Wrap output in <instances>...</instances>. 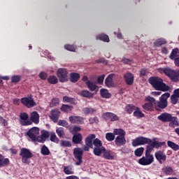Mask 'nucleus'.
Returning <instances> with one entry per match:
<instances>
[{
	"label": "nucleus",
	"mask_w": 179,
	"mask_h": 179,
	"mask_svg": "<svg viewBox=\"0 0 179 179\" xmlns=\"http://www.w3.org/2000/svg\"><path fill=\"white\" fill-rule=\"evenodd\" d=\"M27 135L30 138L32 142H37L38 135H40V129L38 127H32L27 131Z\"/></svg>",
	"instance_id": "8"
},
{
	"label": "nucleus",
	"mask_w": 179,
	"mask_h": 179,
	"mask_svg": "<svg viewBox=\"0 0 179 179\" xmlns=\"http://www.w3.org/2000/svg\"><path fill=\"white\" fill-rule=\"evenodd\" d=\"M158 72L159 73H164L166 76H168L169 78L171 79V80H173V82H178L179 80V71L173 70L169 67L166 68H159L157 69Z\"/></svg>",
	"instance_id": "3"
},
{
	"label": "nucleus",
	"mask_w": 179,
	"mask_h": 179,
	"mask_svg": "<svg viewBox=\"0 0 179 179\" xmlns=\"http://www.w3.org/2000/svg\"><path fill=\"white\" fill-rule=\"evenodd\" d=\"M94 145V155L95 156H100L101 155V152H104V147H103V143L99 138H95L93 141L92 145Z\"/></svg>",
	"instance_id": "7"
},
{
	"label": "nucleus",
	"mask_w": 179,
	"mask_h": 179,
	"mask_svg": "<svg viewBox=\"0 0 179 179\" xmlns=\"http://www.w3.org/2000/svg\"><path fill=\"white\" fill-rule=\"evenodd\" d=\"M157 118L159 121H162V122H169L171 118V115L170 113H164L159 115Z\"/></svg>",
	"instance_id": "22"
},
{
	"label": "nucleus",
	"mask_w": 179,
	"mask_h": 179,
	"mask_svg": "<svg viewBox=\"0 0 179 179\" xmlns=\"http://www.w3.org/2000/svg\"><path fill=\"white\" fill-rule=\"evenodd\" d=\"M63 102L69 103L70 104H75V99L69 97L68 96H65L63 97Z\"/></svg>",
	"instance_id": "39"
},
{
	"label": "nucleus",
	"mask_w": 179,
	"mask_h": 179,
	"mask_svg": "<svg viewBox=\"0 0 179 179\" xmlns=\"http://www.w3.org/2000/svg\"><path fill=\"white\" fill-rule=\"evenodd\" d=\"M169 122V127H171V128H176V127H179L178 118H177L176 117L171 116V119Z\"/></svg>",
	"instance_id": "25"
},
{
	"label": "nucleus",
	"mask_w": 179,
	"mask_h": 179,
	"mask_svg": "<svg viewBox=\"0 0 179 179\" xmlns=\"http://www.w3.org/2000/svg\"><path fill=\"white\" fill-rule=\"evenodd\" d=\"M56 134L60 138H64L65 136V131H64V128L59 127L56 129Z\"/></svg>",
	"instance_id": "37"
},
{
	"label": "nucleus",
	"mask_w": 179,
	"mask_h": 179,
	"mask_svg": "<svg viewBox=\"0 0 179 179\" xmlns=\"http://www.w3.org/2000/svg\"><path fill=\"white\" fill-rule=\"evenodd\" d=\"M21 103L28 108H31L36 106V102L31 97H24L21 99Z\"/></svg>",
	"instance_id": "14"
},
{
	"label": "nucleus",
	"mask_w": 179,
	"mask_h": 179,
	"mask_svg": "<svg viewBox=\"0 0 179 179\" xmlns=\"http://www.w3.org/2000/svg\"><path fill=\"white\" fill-rule=\"evenodd\" d=\"M134 117H136V118H143L145 117V114L141 111L139 108H136L135 111L134 112Z\"/></svg>",
	"instance_id": "35"
},
{
	"label": "nucleus",
	"mask_w": 179,
	"mask_h": 179,
	"mask_svg": "<svg viewBox=\"0 0 179 179\" xmlns=\"http://www.w3.org/2000/svg\"><path fill=\"white\" fill-rule=\"evenodd\" d=\"M114 135H117V136L115 138V143L117 146H122V145H125L127 143V140L125 139V131L122 129H115L113 130Z\"/></svg>",
	"instance_id": "4"
},
{
	"label": "nucleus",
	"mask_w": 179,
	"mask_h": 179,
	"mask_svg": "<svg viewBox=\"0 0 179 179\" xmlns=\"http://www.w3.org/2000/svg\"><path fill=\"white\" fill-rule=\"evenodd\" d=\"M162 171L164 174H166V176H171V174H173V168L170 166H166L164 168Z\"/></svg>",
	"instance_id": "41"
},
{
	"label": "nucleus",
	"mask_w": 179,
	"mask_h": 179,
	"mask_svg": "<svg viewBox=\"0 0 179 179\" xmlns=\"http://www.w3.org/2000/svg\"><path fill=\"white\" fill-rule=\"evenodd\" d=\"M50 141L55 143H58V142H59V138L55 135V133H52L50 135Z\"/></svg>",
	"instance_id": "47"
},
{
	"label": "nucleus",
	"mask_w": 179,
	"mask_h": 179,
	"mask_svg": "<svg viewBox=\"0 0 179 179\" xmlns=\"http://www.w3.org/2000/svg\"><path fill=\"white\" fill-rule=\"evenodd\" d=\"M167 145H168L169 148H171V149H172L175 152H177V150H179L178 144H176V143H174L171 141H167Z\"/></svg>",
	"instance_id": "32"
},
{
	"label": "nucleus",
	"mask_w": 179,
	"mask_h": 179,
	"mask_svg": "<svg viewBox=\"0 0 179 179\" xmlns=\"http://www.w3.org/2000/svg\"><path fill=\"white\" fill-rule=\"evenodd\" d=\"M145 150V148H137L135 151L134 153L136 156H138V157H141V156H142V155H143V152Z\"/></svg>",
	"instance_id": "44"
},
{
	"label": "nucleus",
	"mask_w": 179,
	"mask_h": 179,
	"mask_svg": "<svg viewBox=\"0 0 179 179\" xmlns=\"http://www.w3.org/2000/svg\"><path fill=\"white\" fill-rule=\"evenodd\" d=\"M48 136H50V133H48V131H41V135L38 136V141L37 142H39L40 143H44V142H45V141L47 140Z\"/></svg>",
	"instance_id": "20"
},
{
	"label": "nucleus",
	"mask_w": 179,
	"mask_h": 179,
	"mask_svg": "<svg viewBox=\"0 0 179 179\" xmlns=\"http://www.w3.org/2000/svg\"><path fill=\"white\" fill-rule=\"evenodd\" d=\"M147 73L148 70H146V69H143L140 72V75L141 76H145V75H146Z\"/></svg>",
	"instance_id": "63"
},
{
	"label": "nucleus",
	"mask_w": 179,
	"mask_h": 179,
	"mask_svg": "<svg viewBox=\"0 0 179 179\" xmlns=\"http://www.w3.org/2000/svg\"><path fill=\"white\" fill-rule=\"evenodd\" d=\"M69 121L71 124H78L80 125H83V124H85V118L80 116H70L69 117Z\"/></svg>",
	"instance_id": "15"
},
{
	"label": "nucleus",
	"mask_w": 179,
	"mask_h": 179,
	"mask_svg": "<svg viewBox=\"0 0 179 179\" xmlns=\"http://www.w3.org/2000/svg\"><path fill=\"white\" fill-rule=\"evenodd\" d=\"M152 143V139L143 136H139L132 140L131 145L134 148L136 146H142Z\"/></svg>",
	"instance_id": "5"
},
{
	"label": "nucleus",
	"mask_w": 179,
	"mask_h": 179,
	"mask_svg": "<svg viewBox=\"0 0 179 179\" xmlns=\"http://www.w3.org/2000/svg\"><path fill=\"white\" fill-rule=\"evenodd\" d=\"M134 110H135V106L134 105H127L125 107V111L127 114H132V113H134Z\"/></svg>",
	"instance_id": "43"
},
{
	"label": "nucleus",
	"mask_w": 179,
	"mask_h": 179,
	"mask_svg": "<svg viewBox=\"0 0 179 179\" xmlns=\"http://www.w3.org/2000/svg\"><path fill=\"white\" fill-rule=\"evenodd\" d=\"M69 131L71 134H75V132H80V131H82V129L80 128V127L74 126L73 127V129L70 128Z\"/></svg>",
	"instance_id": "52"
},
{
	"label": "nucleus",
	"mask_w": 179,
	"mask_h": 179,
	"mask_svg": "<svg viewBox=\"0 0 179 179\" xmlns=\"http://www.w3.org/2000/svg\"><path fill=\"white\" fill-rule=\"evenodd\" d=\"M85 85L91 92H99V87L97 85H96V83H93L92 81H87L85 83Z\"/></svg>",
	"instance_id": "24"
},
{
	"label": "nucleus",
	"mask_w": 179,
	"mask_h": 179,
	"mask_svg": "<svg viewBox=\"0 0 179 179\" xmlns=\"http://www.w3.org/2000/svg\"><path fill=\"white\" fill-rule=\"evenodd\" d=\"M101 155H103V159H106V160H113V159H114V156L111 155L110 151L106 150V148L101 152Z\"/></svg>",
	"instance_id": "27"
},
{
	"label": "nucleus",
	"mask_w": 179,
	"mask_h": 179,
	"mask_svg": "<svg viewBox=\"0 0 179 179\" xmlns=\"http://www.w3.org/2000/svg\"><path fill=\"white\" fill-rule=\"evenodd\" d=\"M169 97H170V93L166 92L161 96L159 101H156L155 98L149 96L145 97V101H151L152 103H154L155 108L159 110V108H166V107H167V99H169Z\"/></svg>",
	"instance_id": "1"
},
{
	"label": "nucleus",
	"mask_w": 179,
	"mask_h": 179,
	"mask_svg": "<svg viewBox=\"0 0 179 179\" xmlns=\"http://www.w3.org/2000/svg\"><path fill=\"white\" fill-rule=\"evenodd\" d=\"M90 124H98L99 119L97 117H91L89 120Z\"/></svg>",
	"instance_id": "60"
},
{
	"label": "nucleus",
	"mask_w": 179,
	"mask_h": 179,
	"mask_svg": "<svg viewBox=\"0 0 179 179\" xmlns=\"http://www.w3.org/2000/svg\"><path fill=\"white\" fill-rule=\"evenodd\" d=\"M30 120L34 124H38L40 122V115L36 111H33L30 114Z\"/></svg>",
	"instance_id": "23"
},
{
	"label": "nucleus",
	"mask_w": 179,
	"mask_h": 179,
	"mask_svg": "<svg viewBox=\"0 0 179 179\" xmlns=\"http://www.w3.org/2000/svg\"><path fill=\"white\" fill-rule=\"evenodd\" d=\"M96 139V134H91L88 135L85 138V145L89 148H93V141Z\"/></svg>",
	"instance_id": "17"
},
{
	"label": "nucleus",
	"mask_w": 179,
	"mask_h": 179,
	"mask_svg": "<svg viewBox=\"0 0 179 179\" xmlns=\"http://www.w3.org/2000/svg\"><path fill=\"white\" fill-rule=\"evenodd\" d=\"M41 153L44 156H48V155H50V150H48V148H47V146L43 145L41 148Z\"/></svg>",
	"instance_id": "48"
},
{
	"label": "nucleus",
	"mask_w": 179,
	"mask_h": 179,
	"mask_svg": "<svg viewBox=\"0 0 179 179\" xmlns=\"http://www.w3.org/2000/svg\"><path fill=\"white\" fill-rule=\"evenodd\" d=\"M124 80L127 85H131L134 84V74L131 73H127L124 75Z\"/></svg>",
	"instance_id": "21"
},
{
	"label": "nucleus",
	"mask_w": 179,
	"mask_h": 179,
	"mask_svg": "<svg viewBox=\"0 0 179 179\" xmlns=\"http://www.w3.org/2000/svg\"><path fill=\"white\" fill-rule=\"evenodd\" d=\"M114 78H115V74H110L105 80V84L107 87H113L114 86Z\"/></svg>",
	"instance_id": "18"
},
{
	"label": "nucleus",
	"mask_w": 179,
	"mask_h": 179,
	"mask_svg": "<svg viewBox=\"0 0 179 179\" xmlns=\"http://www.w3.org/2000/svg\"><path fill=\"white\" fill-rule=\"evenodd\" d=\"M66 179H79V178L76 176H71L66 177Z\"/></svg>",
	"instance_id": "64"
},
{
	"label": "nucleus",
	"mask_w": 179,
	"mask_h": 179,
	"mask_svg": "<svg viewBox=\"0 0 179 179\" xmlns=\"http://www.w3.org/2000/svg\"><path fill=\"white\" fill-rule=\"evenodd\" d=\"M68 70L66 69H59L57 71V76L62 83L68 82Z\"/></svg>",
	"instance_id": "10"
},
{
	"label": "nucleus",
	"mask_w": 179,
	"mask_h": 179,
	"mask_svg": "<svg viewBox=\"0 0 179 179\" xmlns=\"http://www.w3.org/2000/svg\"><path fill=\"white\" fill-rule=\"evenodd\" d=\"M178 54V48H175L172 50L170 56H169V58L171 59H177V55Z\"/></svg>",
	"instance_id": "42"
},
{
	"label": "nucleus",
	"mask_w": 179,
	"mask_h": 179,
	"mask_svg": "<svg viewBox=\"0 0 179 179\" xmlns=\"http://www.w3.org/2000/svg\"><path fill=\"white\" fill-rule=\"evenodd\" d=\"M155 162V157L153 155L145 154V156L138 159V164L141 166H149Z\"/></svg>",
	"instance_id": "9"
},
{
	"label": "nucleus",
	"mask_w": 179,
	"mask_h": 179,
	"mask_svg": "<svg viewBox=\"0 0 179 179\" xmlns=\"http://www.w3.org/2000/svg\"><path fill=\"white\" fill-rule=\"evenodd\" d=\"M20 155L22 157V162L25 164H29L30 159L33 157V154L30 152V150L27 148H22Z\"/></svg>",
	"instance_id": "6"
},
{
	"label": "nucleus",
	"mask_w": 179,
	"mask_h": 179,
	"mask_svg": "<svg viewBox=\"0 0 179 179\" xmlns=\"http://www.w3.org/2000/svg\"><path fill=\"white\" fill-rule=\"evenodd\" d=\"M61 114V112L58 110V109H55L51 110L50 118L53 121V122H57L59 118V115Z\"/></svg>",
	"instance_id": "16"
},
{
	"label": "nucleus",
	"mask_w": 179,
	"mask_h": 179,
	"mask_svg": "<svg viewBox=\"0 0 179 179\" xmlns=\"http://www.w3.org/2000/svg\"><path fill=\"white\" fill-rule=\"evenodd\" d=\"M48 82L50 85H57L58 83V78L55 76H50L48 78Z\"/></svg>",
	"instance_id": "34"
},
{
	"label": "nucleus",
	"mask_w": 179,
	"mask_h": 179,
	"mask_svg": "<svg viewBox=\"0 0 179 179\" xmlns=\"http://www.w3.org/2000/svg\"><path fill=\"white\" fill-rule=\"evenodd\" d=\"M179 97H178L177 95H175L174 94L171 96V101L172 104H176V103H178Z\"/></svg>",
	"instance_id": "50"
},
{
	"label": "nucleus",
	"mask_w": 179,
	"mask_h": 179,
	"mask_svg": "<svg viewBox=\"0 0 179 179\" xmlns=\"http://www.w3.org/2000/svg\"><path fill=\"white\" fill-rule=\"evenodd\" d=\"M58 125L60 127H64L65 128H68L69 127V123L66 120H59Z\"/></svg>",
	"instance_id": "51"
},
{
	"label": "nucleus",
	"mask_w": 179,
	"mask_h": 179,
	"mask_svg": "<svg viewBox=\"0 0 179 179\" xmlns=\"http://www.w3.org/2000/svg\"><path fill=\"white\" fill-rule=\"evenodd\" d=\"M99 92L102 99H111V93H110L107 89L102 88Z\"/></svg>",
	"instance_id": "26"
},
{
	"label": "nucleus",
	"mask_w": 179,
	"mask_h": 179,
	"mask_svg": "<svg viewBox=\"0 0 179 179\" xmlns=\"http://www.w3.org/2000/svg\"><path fill=\"white\" fill-rule=\"evenodd\" d=\"M73 109V106L69 105L63 104L61 107V111H63V113H68L69 111H72Z\"/></svg>",
	"instance_id": "36"
},
{
	"label": "nucleus",
	"mask_w": 179,
	"mask_h": 179,
	"mask_svg": "<svg viewBox=\"0 0 179 179\" xmlns=\"http://www.w3.org/2000/svg\"><path fill=\"white\" fill-rule=\"evenodd\" d=\"M96 40H101V41L108 43V41H110V38H108V36L107 35L101 34L96 37Z\"/></svg>",
	"instance_id": "40"
},
{
	"label": "nucleus",
	"mask_w": 179,
	"mask_h": 179,
	"mask_svg": "<svg viewBox=\"0 0 179 179\" xmlns=\"http://www.w3.org/2000/svg\"><path fill=\"white\" fill-rule=\"evenodd\" d=\"M106 138L107 141H109V142L114 141V139H115V134H114V131H113V133H107L106 134Z\"/></svg>",
	"instance_id": "45"
},
{
	"label": "nucleus",
	"mask_w": 179,
	"mask_h": 179,
	"mask_svg": "<svg viewBox=\"0 0 179 179\" xmlns=\"http://www.w3.org/2000/svg\"><path fill=\"white\" fill-rule=\"evenodd\" d=\"M155 149L153 146H152V144L147 145L146 150H145V155H152L150 154L152 152V150Z\"/></svg>",
	"instance_id": "54"
},
{
	"label": "nucleus",
	"mask_w": 179,
	"mask_h": 179,
	"mask_svg": "<svg viewBox=\"0 0 179 179\" xmlns=\"http://www.w3.org/2000/svg\"><path fill=\"white\" fill-rule=\"evenodd\" d=\"M84 114H92V113H94V109L92 108H85L83 109Z\"/></svg>",
	"instance_id": "55"
},
{
	"label": "nucleus",
	"mask_w": 179,
	"mask_h": 179,
	"mask_svg": "<svg viewBox=\"0 0 179 179\" xmlns=\"http://www.w3.org/2000/svg\"><path fill=\"white\" fill-rule=\"evenodd\" d=\"M79 94L82 97H86L87 99H92L94 96L93 93L89 92L88 90H83L79 92Z\"/></svg>",
	"instance_id": "29"
},
{
	"label": "nucleus",
	"mask_w": 179,
	"mask_h": 179,
	"mask_svg": "<svg viewBox=\"0 0 179 179\" xmlns=\"http://www.w3.org/2000/svg\"><path fill=\"white\" fill-rule=\"evenodd\" d=\"M82 139H83V137L80 133H77L73 136V143H76V145L80 143V142H82Z\"/></svg>",
	"instance_id": "28"
},
{
	"label": "nucleus",
	"mask_w": 179,
	"mask_h": 179,
	"mask_svg": "<svg viewBox=\"0 0 179 179\" xmlns=\"http://www.w3.org/2000/svg\"><path fill=\"white\" fill-rule=\"evenodd\" d=\"M118 120H120V117L117 115L110 113V121H118Z\"/></svg>",
	"instance_id": "56"
},
{
	"label": "nucleus",
	"mask_w": 179,
	"mask_h": 179,
	"mask_svg": "<svg viewBox=\"0 0 179 179\" xmlns=\"http://www.w3.org/2000/svg\"><path fill=\"white\" fill-rule=\"evenodd\" d=\"M150 143L151 144V146H152L154 148H155V149H159L162 148V146H164V145H166V142L164 141H157V138H154L152 140H151V143Z\"/></svg>",
	"instance_id": "19"
},
{
	"label": "nucleus",
	"mask_w": 179,
	"mask_h": 179,
	"mask_svg": "<svg viewBox=\"0 0 179 179\" xmlns=\"http://www.w3.org/2000/svg\"><path fill=\"white\" fill-rule=\"evenodd\" d=\"M153 106H155V103L149 101L143 105V108L146 111H152L153 110Z\"/></svg>",
	"instance_id": "31"
},
{
	"label": "nucleus",
	"mask_w": 179,
	"mask_h": 179,
	"mask_svg": "<svg viewBox=\"0 0 179 179\" xmlns=\"http://www.w3.org/2000/svg\"><path fill=\"white\" fill-rule=\"evenodd\" d=\"M20 122L21 125H31L33 122L31 120H29V115L26 113H22L20 115Z\"/></svg>",
	"instance_id": "13"
},
{
	"label": "nucleus",
	"mask_w": 179,
	"mask_h": 179,
	"mask_svg": "<svg viewBox=\"0 0 179 179\" xmlns=\"http://www.w3.org/2000/svg\"><path fill=\"white\" fill-rule=\"evenodd\" d=\"M39 77L41 78V79H42V80H45V79H47V73L44 72H41L39 74Z\"/></svg>",
	"instance_id": "62"
},
{
	"label": "nucleus",
	"mask_w": 179,
	"mask_h": 179,
	"mask_svg": "<svg viewBox=\"0 0 179 179\" xmlns=\"http://www.w3.org/2000/svg\"><path fill=\"white\" fill-rule=\"evenodd\" d=\"M149 83L155 90L160 92H169L170 87L163 82V79L159 77H151L149 78Z\"/></svg>",
	"instance_id": "2"
},
{
	"label": "nucleus",
	"mask_w": 179,
	"mask_h": 179,
	"mask_svg": "<svg viewBox=\"0 0 179 179\" xmlns=\"http://www.w3.org/2000/svg\"><path fill=\"white\" fill-rule=\"evenodd\" d=\"M58 103H59V99H58V98H54L52 99L50 106V107H55V106H57Z\"/></svg>",
	"instance_id": "53"
},
{
	"label": "nucleus",
	"mask_w": 179,
	"mask_h": 179,
	"mask_svg": "<svg viewBox=\"0 0 179 179\" xmlns=\"http://www.w3.org/2000/svg\"><path fill=\"white\" fill-rule=\"evenodd\" d=\"M104 78H106V75L103 74L101 76H100L99 78H98V83H103L104 82Z\"/></svg>",
	"instance_id": "61"
},
{
	"label": "nucleus",
	"mask_w": 179,
	"mask_h": 179,
	"mask_svg": "<svg viewBox=\"0 0 179 179\" xmlns=\"http://www.w3.org/2000/svg\"><path fill=\"white\" fill-rule=\"evenodd\" d=\"M60 146H62V148H69V147L72 146V144H71V142H69L68 141L62 140L60 142Z\"/></svg>",
	"instance_id": "46"
},
{
	"label": "nucleus",
	"mask_w": 179,
	"mask_h": 179,
	"mask_svg": "<svg viewBox=\"0 0 179 179\" xmlns=\"http://www.w3.org/2000/svg\"><path fill=\"white\" fill-rule=\"evenodd\" d=\"M11 80L14 83H17V82H20V76H14L12 77Z\"/></svg>",
	"instance_id": "59"
},
{
	"label": "nucleus",
	"mask_w": 179,
	"mask_h": 179,
	"mask_svg": "<svg viewBox=\"0 0 179 179\" xmlns=\"http://www.w3.org/2000/svg\"><path fill=\"white\" fill-rule=\"evenodd\" d=\"M155 159L159 162V164H163L164 162L167 159V156L166 153L162 150H158L155 153Z\"/></svg>",
	"instance_id": "12"
},
{
	"label": "nucleus",
	"mask_w": 179,
	"mask_h": 179,
	"mask_svg": "<svg viewBox=\"0 0 179 179\" xmlns=\"http://www.w3.org/2000/svg\"><path fill=\"white\" fill-rule=\"evenodd\" d=\"M80 78V75L78 73H71L70 74V80L73 83H76Z\"/></svg>",
	"instance_id": "30"
},
{
	"label": "nucleus",
	"mask_w": 179,
	"mask_h": 179,
	"mask_svg": "<svg viewBox=\"0 0 179 179\" xmlns=\"http://www.w3.org/2000/svg\"><path fill=\"white\" fill-rule=\"evenodd\" d=\"M9 164V159L8 158L3 159V156L0 155V167H3Z\"/></svg>",
	"instance_id": "33"
},
{
	"label": "nucleus",
	"mask_w": 179,
	"mask_h": 179,
	"mask_svg": "<svg viewBox=\"0 0 179 179\" xmlns=\"http://www.w3.org/2000/svg\"><path fill=\"white\" fill-rule=\"evenodd\" d=\"M64 48L66 50H67L68 51H76V48H75V46H72L71 45H66L64 46Z\"/></svg>",
	"instance_id": "57"
},
{
	"label": "nucleus",
	"mask_w": 179,
	"mask_h": 179,
	"mask_svg": "<svg viewBox=\"0 0 179 179\" xmlns=\"http://www.w3.org/2000/svg\"><path fill=\"white\" fill-rule=\"evenodd\" d=\"M110 114L111 113H103L102 117L103 118H104V120H106V121H108L110 120Z\"/></svg>",
	"instance_id": "58"
},
{
	"label": "nucleus",
	"mask_w": 179,
	"mask_h": 179,
	"mask_svg": "<svg viewBox=\"0 0 179 179\" xmlns=\"http://www.w3.org/2000/svg\"><path fill=\"white\" fill-rule=\"evenodd\" d=\"M73 155L78 162H76V166H80L83 163L82 155H83V150L82 148H74Z\"/></svg>",
	"instance_id": "11"
},
{
	"label": "nucleus",
	"mask_w": 179,
	"mask_h": 179,
	"mask_svg": "<svg viewBox=\"0 0 179 179\" xmlns=\"http://www.w3.org/2000/svg\"><path fill=\"white\" fill-rule=\"evenodd\" d=\"M163 44H166V41L164 39H158L154 43L155 47H160V45H163Z\"/></svg>",
	"instance_id": "49"
},
{
	"label": "nucleus",
	"mask_w": 179,
	"mask_h": 179,
	"mask_svg": "<svg viewBox=\"0 0 179 179\" xmlns=\"http://www.w3.org/2000/svg\"><path fill=\"white\" fill-rule=\"evenodd\" d=\"M64 172L67 175L74 174L73 169L72 166H64Z\"/></svg>",
	"instance_id": "38"
}]
</instances>
